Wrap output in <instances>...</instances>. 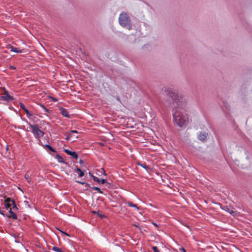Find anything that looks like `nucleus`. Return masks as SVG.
<instances>
[{"label": "nucleus", "instance_id": "1", "mask_svg": "<svg viewBox=\"0 0 252 252\" xmlns=\"http://www.w3.org/2000/svg\"><path fill=\"white\" fill-rule=\"evenodd\" d=\"M164 94L172 100L173 104L176 108V110L173 114L174 120L178 126L182 127L188 119L187 115L185 112V101L175 91L166 89L164 91Z\"/></svg>", "mask_w": 252, "mask_h": 252}, {"label": "nucleus", "instance_id": "2", "mask_svg": "<svg viewBox=\"0 0 252 252\" xmlns=\"http://www.w3.org/2000/svg\"><path fill=\"white\" fill-rule=\"evenodd\" d=\"M119 23L123 27L128 30L131 28V21L129 16L126 13H122L119 16Z\"/></svg>", "mask_w": 252, "mask_h": 252}, {"label": "nucleus", "instance_id": "3", "mask_svg": "<svg viewBox=\"0 0 252 252\" xmlns=\"http://www.w3.org/2000/svg\"><path fill=\"white\" fill-rule=\"evenodd\" d=\"M29 125L31 130L36 138L38 139L43 136L44 132L39 129L37 125H32L31 124H29Z\"/></svg>", "mask_w": 252, "mask_h": 252}, {"label": "nucleus", "instance_id": "4", "mask_svg": "<svg viewBox=\"0 0 252 252\" xmlns=\"http://www.w3.org/2000/svg\"><path fill=\"white\" fill-rule=\"evenodd\" d=\"M4 94V96H2L0 97V99L6 100L7 101H9L10 100H13V97L10 95L7 91H5Z\"/></svg>", "mask_w": 252, "mask_h": 252}, {"label": "nucleus", "instance_id": "5", "mask_svg": "<svg viewBox=\"0 0 252 252\" xmlns=\"http://www.w3.org/2000/svg\"><path fill=\"white\" fill-rule=\"evenodd\" d=\"M207 135L208 133L206 132H200V133L198 135V138L200 141H205Z\"/></svg>", "mask_w": 252, "mask_h": 252}, {"label": "nucleus", "instance_id": "6", "mask_svg": "<svg viewBox=\"0 0 252 252\" xmlns=\"http://www.w3.org/2000/svg\"><path fill=\"white\" fill-rule=\"evenodd\" d=\"M12 199H11L10 198H5V201H4V205L6 207V208L8 210L9 209L10 210V208H11V205H12V204H11L10 202H12Z\"/></svg>", "mask_w": 252, "mask_h": 252}, {"label": "nucleus", "instance_id": "7", "mask_svg": "<svg viewBox=\"0 0 252 252\" xmlns=\"http://www.w3.org/2000/svg\"><path fill=\"white\" fill-rule=\"evenodd\" d=\"M224 210H225L226 211L228 212V213H229L233 216H238V215L239 214L238 212H237L236 211H234L228 207H225L224 208Z\"/></svg>", "mask_w": 252, "mask_h": 252}, {"label": "nucleus", "instance_id": "8", "mask_svg": "<svg viewBox=\"0 0 252 252\" xmlns=\"http://www.w3.org/2000/svg\"><path fill=\"white\" fill-rule=\"evenodd\" d=\"M64 152H65L67 155L72 156L73 158L75 159H77L78 155L75 152H72L68 149H64Z\"/></svg>", "mask_w": 252, "mask_h": 252}, {"label": "nucleus", "instance_id": "9", "mask_svg": "<svg viewBox=\"0 0 252 252\" xmlns=\"http://www.w3.org/2000/svg\"><path fill=\"white\" fill-rule=\"evenodd\" d=\"M59 110H60V113L62 114V115H63V116L65 117H69V116L68 114V112L67 111L63 108V107H60L59 108Z\"/></svg>", "mask_w": 252, "mask_h": 252}, {"label": "nucleus", "instance_id": "10", "mask_svg": "<svg viewBox=\"0 0 252 252\" xmlns=\"http://www.w3.org/2000/svg\"><path fill=\"white\" fill-rule=\"evenodd\" d=\"M20 106L22 109L24 110V111L26 112V113L28 116H31L32 115V114L30 113L29 111L26 108V107L23 103H20Z\"/></svg>", "mask_w": 252, "mask_h": 252}, {"label": "nucleus", "instance_id": "11", "mask_svg": "<svg viewBox=\"0 0 252 252\" xmlns=\"http://www.w3.org/2000/svg\"><path fill=\"white\" fill-rule=\"evenodd\" d=\"M93 180L94 181L101 183L102 184H103L106 182V180L105 179H102L100 180L95 176H93Z\"/></svg>", "mask_w": 252, "mask_h": 252}, {"label": "nucleus", "instance_id": "12", "mask_svg": "<svg viewBox=\"0 0 252 252\" xmlns=\"http://www.w3.org/2000/svg\"><path fill=\"white\" fill-rule=\"evenodd\" d=\"M78 136H76L75 139H77L78 138ZM71 138H72V142L74 141H75V139L74 138H73V135H72V133H69L67 136L66 137L65 139L67 140H69L70 139H71Z\"/></svg>", "mask_w": 252, "mask_h": 252}, {"label": "nucleus", "instance_id": "13", "mask_svg": "<svg viewBox=\"0 0 252 252\" xmlns=\"http://www.w3.org/2000/svg\"><path fill=\"white\" fill-rule=\"evenodd\" d=\"M11 51H13L16 53H22V50L18 49L17 48L10 46L9 47Z\"/></svg>", "mask_w": 252, "mask_h": 252}, {"label": "nucleus", "instance_id": "14", "mask_svg": "<svg viewBox=\"0 0 252 252\" xmlns=\"http://www.w3.org/2000/svg\"><path fill=\"white\" fill-rule=\"evenodd\" d=\"M9 212L11 214V216H8L9 218L12 217L13 219L16 220L17 219L16 215L12 211V209L10 208V210H9Z\"/></svg>", "mask_w": 252, "mask_h": 252}, {"label": "nucleus", "instance_id": "15", "mask_svg": "<svg viewBox=\"0 0 252 252\" xmlns=\"http://www.w3.org/2000/svg\"><path fill=\"white\" fill-rule=\"evenodd\" d=\"M127 204L129 206L135 208L136 209L138 210L139 208L137 206L136 204H133L131 202H128Z\"/></svg>", "mask_w": 252, "mask_h": 252}, {"label": "nucleus", "instance_id": "16", "mask_svg": "<svg viewBox=\"0 0 252 252\" xmlns=\"http://www.w3.org/2000/svg\"><path fill=\"white\" fill-rule=\"evenodd\" d=\"M89 187L95 190H97L98 192L100 193H102V191L101 190V189L97 188V187H90L89 185H88Z\"/></svg>", "mask_w": 252, "mask_h": 252}, {"label": "nucleus", "instance_id": "17", "mask_svg": "<svg viewBox=\"0 0 252 252\" xmlns=\"http://www.w3.org/2000/svg\"><path fill=\"white\" fill-rule=\"evenodd\" d=\"M52 250L58 252H63L62 251L61 249L58 248L57 247H53V248H52Z\"/></svg>", "mask_w": 252, "mask_h": 252}, {"label": "nucleus", "instance_id": "18", "mask_svg": "<svg viewBox=\"0 0 252 252\" xmlns=\"http://www.w3.org/2000/svg\"><path fill=\"white\" fill-rule=\"evenodd\" d=\"M57 158H58L59 162H64V160H63V158L62 157H61L60 156H59V155H57Z\"/></svg>", "mask_w": 252, "mask_h": 252}, {"label": "nucleus", "instance_id": "19", "mask_svg": "<svg viewBox=\"0 0 252 252\" xmlns=\"http://www.w3.org/2000/svg\"><path fill=\"white\" fill-rule=\"evenodd\" d=\"M12 208L13 209H15V210L18 209L17 207H16L15 202L13 199H12Z\"/></svg>", "mask_w": 252, "mask_h": 252}, {"label": "nucleus", "instance_id": "20", "mask_svg": "<svg viewBox=\"0 0 252 252\" xmlns=\"http://www.w3.org/2000/svg\"><path fill=\"white\" fill-rule=\"evenodd\" d=\"M25 178L26 179V180H27L28 182L29 183H30L31 181V180H30V177L29 175H28V174H26V175H25Z\"/></svg>", "mask_w": 252, "mask_h": 252}, {"label": "nucleus", "instance_id": "21", "mask_svg": "<svg viewBox=\"0 0 252 252\" xmlns=\"http://www.w3.org/2000/svg\"><path fill=\"white\" fill-rule=\"evenodd\" d=\"M46 147H47L51 151L55 152L54 149L49 145H46Z\"/></svg>", "mask_w": 252, "mask_h": 252}, {"label": "nucleus", "instance_id": "22", "mask_svg": "<svg viewBox=\"0 0 252 252\" xmlns=\"http://www.w3.org/2000/svg\"><path fill=\"white\" fill-rule=\"evenodd\" d=\"M138 164L145 169L148 168V167L145 164L138 163Z\"/></svg>", "mask_w": 252, "mask_h": 252}, {"label": "nucleus", "instance_id": "23", "mask_svg": "<svg viewBox=\"0 0 252 252\" xmlns=\"http://www.w3.org/2000/svg\"><path fill=\"white\" fill-rule=\"evenodd\" d=\"M152 249L154 251V252H159L158 248L157 247H153Z\"/></svg>", "mask_w": 252, "mask_h": 252}, {"label": "nucleus", "instance_id": "24", "mask_svg": "<svg viewBox=\"0 0 252 252\" xmlns=\"http://www.w3.org/2000/svg\"><path fill=\"white\" fill-rule=\"evenodd\" d=\"M83 175H84L83 172L82 171H81L79 173V177H81L83 176Z\"/></svg>", "mask_w": 252, "mask_h": 252}, {"label": "nucleus", "instance_id": "25", "mask_svg": "<svg viewBox=\"0 0 252 252\" xmlns=\"http://www.w3.org/2000/svg\"><path fill=\"white\" fill-rule=\"evenodd\" d=\"M179 251H180V252H186V250L183 248H180L179 249Z\"/></svg>", "mask_w": 252, "mask_h": 252}, {"label": "nucleus", "instance_id": "26", "mask_svg": "<svg viewBox=\"0 0 252 252\" xmlns=\"http://www.w3.org/2000/svg\"><path fill=\"white\" fill-rule=\"evenodd\" d=\"M40 106L44 110V111L45 112H47L48 111L47 109L44 105H41Z\"/></svg>", "mask_w": 252, "mask_h": 252}, {"label": "nucleus", "instance_id": "27", "mask_svg": "<svg viewBox=\"0 0 252 252\" xmlns=\"http://www.w3.org/2000/svg\"><path fill=\"white\" fill-rule=\"evenodd\" d=\"M71 133H78V131L77 130H71L70 131Z\"/></svg>", "mask_w": 252, "mask_h": 252}, {"label": "nucleus", "instance_id": "28", "mask_svg": "<svg viewBox=\"0 0 252 252\" xmlns=\"http://www.w3.org/2000/svg\"><path fill=\"white\" fill-rule=\"evenodd\" d=\"M81 171V169H79V168H76V171H77V172H79V173Z\"/></svg>", "mask_w": 252, "mask_h": 252}, {"label": "nucleus", "instance_id": "29", "mask_svg": "<svg viewBox=\"0 0 252 252\" xmlns=\"http://www.w3.org/2000/svg\"><path fill=\"white\" fill-rule=\"evenodd\" d=\"M10 68L11 69H15L16 68L15 67H14V66H10Z\"/></svg>", "mask_w": 252, "mask_h": 252}, {"label": "nucleus", "instance_id": "30", "mask_svg": "<svg viewBox=\"0 0 252 252\" xmlns=\"http://www.w3.org/2000/svg\"><path fill=\"white\" fill-rule=\"evenodd\" d=\"M77 182L78 183L81 184H84V182H81V181H80V182L79 181H77Z\"/></svg>", "mask_w": 252, "mask_h": 252}, {"label": "nucleus", "instance_id": "31", "mask_svg": "<svg viewBox=\"0 0 252 252\" xmlns=\"http://www.w3.org/2000/svg\"><path fill=\"white\" fill-rule=\"evenodd\" d=\"M89 175L90 176L92 177L93 178V176H94L92 173H91L90 172H89Z\"/></svg>", "mask_w": 252, "mask_h": 252}, {"label": "nucleus", "instance_id": "32", "mask_svg": "<svg viewBox=\"0 0 252 252\" xmlns=\"http://www.w3.org/2000/svg\"><path fill=\"white\" fill-rule=\"evenodd\" d=\"M117 99L119 101H120V98L119 97H117Z\"/></svg>", "mask_w": 252, "mask_h": 252}, {"label": "nucleus", "instance_id": "33", "mask_svg": "<svg viewBox=\"0 0 252 252\" xmlns=\"http://www.w3.org/2000/svg\"><path fill=\"white\" fill-rule=\"evenodd\" d=\"M153 224L156 226H158L157 224L156 223H153Z\"/></svg>", "mask_w": 252, "mask_h": 252}, {"label": "nucleus", "instance_id": "34", "mask_svg": "<svg viewBox=\"0 0 252 252\" xmlns=\"http://www.w3.org/2000/svg\"><path fill=\"white\" fill-rule=\"evenodd\" d=\"M92 213H94V214H96V212L95 211H93Z\"/></svg>", "mask_w": 252, "mask_h": 252}, {"label": "nucleus", "instance_id": "35", "mask_svg": "<svg viewBox=\"0 0 252 252\" xmlns=\"http://www.w3.org/2000/svg\"><path fill=\"white\" fill-rule=\"evenodd\" d=\"M63 233H64V232H63ZM64 234H65V235H66L68 236H69L68 234H67V233H64Z\"/></svg>", "mask_w": 252, "mask_h": 252}, {"label": "nucleus", "instance_id": "36", "mask_svg": "<svg viewBox=\"0 0 252 252\" xmlns=\"http://www.w3.org/2000/svg\"><path fill=\"white\" fill-rule=\"evenodd\" d=\"M82 162H83V161L82 160H80V163H82Z\"/></svg>", "mask_w": 252, "mask_h": 252}]
</instances>
